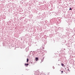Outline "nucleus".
<instances>
[{
    "instance_id": "nucleus-1",
    "label": "nucleus",
    "mask_w": 75,
    "mask_h": 75,
    "mask_svg": "<svg viewBox=\"0 0 75 75\" xmlns=\"http://www.w3.org/2000/svg\"><path fill=\"white\" fill-rule=\"evenodd\" d=\"M38 60V57H35V61H37Z\"/></svg>"
},
{
    "instance_id": "nucleus-2",
    "label": "nucleus",
    "mask_w": 75,
    "mask_h": 75,
    "mask_svg": "<svg viewBox=\"0 0 75 75\" xmlns=\"http://www.w3.org/2000/svg\"><path fill=\"white\" fill-rule=\"evenodd\" d=\"M29 65V64L28 63L27 64H25V65L26 66V67H28V66L27 65Z\"/></svg>"
},
{
    "instance_id": "nucleus-3",
    "label": "nucleus",
    "mask_w": 75,
    "mask_h": 75,
    "mask_svg": "<svg viewBox=\"0 0 75 75\" xmlns=\"http://www.w3.org/2000/svg\"><path fill=\"white\" fill-rule=\"evenodd\" d=\"M61 65L62 66V67H64V64H63L62 63Z\"/></svg>"
},
{
    "instance_id": "nucleus-4",
    "label": "nucleus",
    "mask_w": 75,
    "mask_h": 75,
    "mask_svg": "<svg viewBox=\"0 0 75 75\" xmlns=\"http://www.w3.org/2000/svg\"><path fill=\"white\" fill-rule=\"evenodd\" d=\"M27 63H28V59H27Z\"/></svg>"
},
{
    "instance_id": "nucleus-5",
    "label": "nucleus",
    "mask_w": 75,
    "mask_h": 75,
    "mask_svg": "<svg viewBox=\"0 0 75 75\" xmlns=\"http://www.w3.org/2000/svg\"><path fill=\"white\" fill-rule=\"evenodd\" d=\"M69 10H72V9H71V8H70V9H69Z\"/></svg>"
},
{
    "instance_id": "nucleus-6",
    "label": "nucleus",
    "mask_w": 75,
    "mask_h": 75,
    "mask_svg": "<svg viewBox=\"0 0 75 75\" xmlns=\"http://www.w3.org/2000/svg\"><path fill=\"white\" fill-rule=\"evenodd\" d=\"M61 72H62V73H63V71H61Z\"/></svg>"
},
{
    "instance_id": "nucleus-7",
    "label": "nucleus",
    "mask_w": 75,
    "mask_h": 75,
    "mask_svg": "<svg viewBox=\"0 0 75 75\" xmlns=\"http://www.w3.org/2000/svg\"><path fill=\"white\" fill-rule=\"evenodd\" d=\"M1 69V68H0V69Z\"/></svg>"
}]
</instances>
